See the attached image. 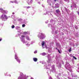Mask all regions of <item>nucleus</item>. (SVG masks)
I'll use <instances>...</instances> for the list:
<instances>
[{"mask_svg": "<svg viewBox=\"0 0 79 79\" xmlns=\"http://www.w3.org/2000/svg\"><path fill=\"white\" fill-rule=\"evenodd\" d=\"M40 39H44V34L42 33H41L40 35Z\"/></svg>", "mask_w": 79, "mask_h": 79, "instance_id": "obj_1", "label": "nucleus"}, {"mask_svg": "<svg viewBox=\"0 0 79 79\" xmlns=\"http://www.w3.org/2000/svg\"><path fill=\"white\" fill-rule=\"evenodd\" d=\"M33 60L35 61V62H36L37 61V60H38V59L37 58H35V57H34L33 58Z\"/></svg>", "mask_w": 79, "mask_h": 79, "instance_id": "obj_2", "label": "nucleus"}, {"mask_svg": "<svg viewBox=\"0 0 79 79\" xmlns=\"http://www.w3.org/2000/svg\"><path fill=\"white\" fill-rule=\"evenodd\" d=\"M55 5H56V8H59L60 7V5H59V4H58V3H56Z\"/></svg>", "mask_w": 79, "mask_h": 79, "instance_id": "obj_3", "label": "nucleus"}, {"mask_svg": "<svg viewBox=\"0 0 79 79\" xmlns=\"http://www.w3.org/2000/svg\"><path fill=\"white\" fill-rule=\"evenodd\" d=\"M42 47H44V45H45V43L44 42V41H43L41 44Z\"/></svg>", "mask_w": 79, "mask_h": 79, "instance_id": "obj_4", "label": "nucleus"}, {"mask_svg": "<svg viewBox=\"0 0 79 79\" xmlns=\"http://www.w3.org/2000/svg\"><path fill=\"white\" fill-rule=\"evenodd\" d=\"M56 11L57 13H60V11L59 9L56 10Z\"/></svg>", "mask_w": 79, "mask_h": 79, "instance_id": "obj_5", "label": "nucleus"}, {"mask_svg": "<svg viewBox=\"0 0 79 79\" xmlns=\"http://www.w3.org/2000/svg\"><path fill=\"white\" fill-rule=\"evenodd\" d=\"M26 37L27 40H30V39H29V36H26Z\"/></svg>", "mask_w": 79, "mask_h": 79, "instance_id": "obj_6", "label": "nucleus"}, {"mask_svg": "<svg viewBox=\"0 0 79 79\" xmlns=\"http://www.w3.org/2000/svg\"><path fill=\"white\" fill-rule=\"evenodd\" d=\"M16 60L17 61H18V62H19V63H20L21 61H20V60H19V58L17 59Z\"/></svg>", "mask_w": 79, "mask_h": 79, "instance_id": "obj_7", "label": "nucleus"}, {"mask_svg": "<svg viewBox=\"0 0 79 79\" xmlns=\"http://www.w3.org/2000/svg\"><path fill=\"white\" fill-rule=\"evenodd\" d=\"M4 17L5 18V19H8V17H7V16H6V15H4Z\"/></svg>", "mask_w": 79, "mask_h": 79, "instance_id": "obj_8", "label": "nucleus"}, {"mask_svg": "<svg viewBox=\"0 0 79 79\" xmlns=\"http://www.w3.org/2000/svg\"><path fill=\"white\" fill-rule=\"evenodd\" d=\"M15 59L16 60H17V59H18V56H17L16 55H15Z\"/></svg>", "mask_w": 79, "mask_h": 79, "instance_id": "obj_9", "label": "nucleus"}, {"mask_svg": "<svg viewBox=\"0 0 79 79\" xmlns=\"http://www.w3.org/2000/svg\"><path fill=\"white\" fill-rule=\"evenodd\" d=\"M28 34V32H27L25 31V32H23L24 34L26 35V34Z\"/></svg>", "mask_w": 79, "mask_h": 79, "instance_id": "obj_10", "label": "nucleus"}, {"mask_svg": "<svg viewBox=\"0 0 79 79\" xmlns=\"http://www.w3.org/2000/svg\"><path fill=\"white\" fill-rule=\"evenodd\" d=\"M69 52H71V48H70V49L69 50Z\"/></svg>", "mask_w": 79, "mask_h": 79, "instance_id": "obj_11", "label": "nucleus"}, {"mask_svg": "<svg viewBox=\"0 0 79 79\" xmlns=\"http://www.w3.org/2000/svg\"><path fill=\"white\" fill-rule=\"evenodd\" d=\"M42 55L43 56H45V55H46V53H45V52H44L42 54Z\"/></svg>", "mask_w": 79, "mask_h": 79, "instance_id": "obj_12", "label": "nucleus"}, {"mask_svg": "<svg viewBox=\"0 0 79 79\" xmlns=\"http://www.w3.org/2000/svg\"><path fill=\"white\" fill-rule=\"evenodd\" d=\"M21 37H22V38H24V37H25V36L24 35H22Z\"/></svg>", "mask_w": 79, "mask_h": 79, "instance_id": "obj_13", "label": "nucleus"}, {"mask_svg": "<svg viewBox=\"0 0 79 79\" xmlns=\"http://www.w3.org/2000/svg\"><path fill=\"white\" fill-rule=\"evenodd\" d=\"M11 27H12V29H14V28H15V26H14V25H13L11 26Z\"/></svg>", "mask_w": 79, "mask_h": 79, "instance_id": "obj_14", "label": "nucleus"}, {"mask_svg": "<svg viewBox=\"0 0 79 79\" xmlns=\"http://www.w3.org/2000/svg\"><path fill=\"white\" fill-rule=\"evenodd\" d=\"M73 58L75 60H77V58H76V57H75L74 56H73Z\"/></svg>", "mask_w": 79, "mask_h": 79, "instance_id": "obj_15", "label": "nucleus"}, {"mask_svg": "<svg viewBox=\"0 0 79 79\" xmlns=\"http://www.w3.org/2000/svg\"><path fill=\"white\" fill-rule=\"evenodd\" d=\"M25 26H26V25H25V24H23L22 25L23 27H25Z\"/></svg>", "mask_w": 79, "mask_h": 79, "instance_id": "obj_16", "label": "nucleus"}, {"mask_svg": "<svg viewBox=\"0 0 79 79\" xmlns=\"http://www.w3.org/2000/svg\"><path fill=\"white\" fill-rule=\"evenodd\" d=\"M33 2V0H30V3H32Z\"/></svg>", "mask_w": 79, "mask_h": 79, "instance_id": "obj_17", "label": "nucleus"}, {"mask_svg": "<svg viewBox=\"0 0 79 79\" xmlns=\"http://www.w3.org/2000/svg\"><path fill=\"white\" fill-rule=\"evenodd\" d=\"M0 10H1V11H3V9L2 8H0Z\"/></svg>", "mask_w": 79, "mask_h": 79, "instance_id": "obj_18", "label": "nucleus"}, {"mask_svg": "<svg viewBox=\"0 0 79 79\" xmlns=\"http://www.w3.org/2000/svg\"><path fill=\"white\" fill-rule=\"evenodd\" d=\"M3 15H2L1 16V18H2V19H4V17H3Z\"/></svg>", "mask_w": 79, "mask_h": 79, "instance_id": "obj_19", "label": "nucleus"}, {"mask_svg": "<svg viewBox=\"0 0 79 79\" xmlns=\"http://www.w3.org/2000/svg\"><path fill=\"white\" fill-rule=\"evenodd\" d=\"M18 79H22V78H21V77H19L18 78Z\"/></svg>", "mask_w": 79, "mask_h": 79, "instance_id": "obj_20", "label": "nucleus"}, {"mask_svg": "<svg viewBox=\"0 0 79 79\" xmlns=\"http://www.w3.org/2000/svg\"><path fill=\"white\" fill-rule=\"evenodd\" d=\"M58 50L59 53H61V52H60V50L59 49H58Z\"/></svg>", "mask_w": 79, "mask_h": 79, "instance_id": "obj_21", "label": "nucleus"}, {"mask_svg": "<svg viewBox=\"0 0 79 79\" xmlns=\"http://www.w3.org/2000/svg\"><path fill=\"white\" fill-rule=\"evenodd\" d=\"M70 56H71V57H73V55L71 54L70 55Z\"/></svg>", "mask_w": 79, "mask_h": 79, "instance_id": "obj_22", "label": "nucleus"}, {"mask_svg": "<svg viewBox=\"0 0 79 79\" xmlns=\"http://www.w3.org/2000/svg\"><path fill=\"white\" fill-rule=\"evenodd\" d=\"M34 53H37V51H35L34 52Z\"/></svg>", "mask_w": 79, "mask_h": 79, "instance_id": "obj_23", "label": "nucleus"}, {"mask_svg": "<svg viewBox=\"0 0 79 79\" xmlns=\"http://www.w3.org/2000/svg\"><path fill=\"white\" fill-rule=\"evenodd\" d=\"M2 39H0V42H1V41H2Z\"/></svg>", "mask_w": 79, "mask_h": 79, "instance_id": "obj_24", "label": "nucleus"}, {"mask_svg": "<svg viewBox=\"0 0 79 79\" xmlns=\"http://www.w3.org/2000/svg\"><path fill=\"white\" fill-rule=\"evenodd\" d=\"M56 50H59V49H58V48H56Z\"/></svg>", "mask_w": 79, "mask_h": 79, "instance_id": "obj_25", "label": "nucleus"}, {"mask_svg": "<svg viewBox=\"0 0 79 79\" xmlns=\"http://www.w3.org/2000/svg\"><path fill=\"white\" fill-rule=\"evenodd\" d=\"M77 13L78 15H79V12L78 11L77 12Z\"/></svg>", "mask_w": 79, "mask_h": 79, "instance_id": "obj_26", "label": "nucleus"}, {"mask_svg": "<svg viewBox=\"0 0 79 79\" xmlns=\"http://www.w3.org/2000/svg\"><path fill=\"white\" fill-rule=\"evenodd\" d=\"M10 2L11 3H13V1H11V2Z\"/></svg>", "mask_w": 79, "mask_h": 79, "instance_id": "obj_27", "label": "nucleus"}, {"mask_svg": "<svg viewBox=\"0 0 79 79\" xmlns=\"http://www.w3.org/2000/svg\"><path fill=\"white\" fill-rule=\"evenodd\" d=\"M27 8H30V7L28 6V7H27Z\"/></svg>", "mask_w": 79, "mask_h": 79, "instance_id": "obj_28", "label": "nucleus"}, {"mask_svg": "<svg viewBox=\"0 0 79 79\" xmlns=\"http://www.w3.org/2000/svg\"><path fill=\"white\" fill-rule=\"evenodd\" d=\"M50 79H52V78L50 77Z\"/></svg>", "mask_w": 79, "mask_h": 79, "instance_id": "obj_29", "label": "nucleus"}, {"mask_svg": "<svg viewBox=\"0 0 79 79\" xmlns=\"http://www.w3.org/2000/svg\"><path fill=\"white\" fill-rule=\"evenodd\" d=\"M54 1H55V2H56V0H54Z\"/></svg>", "mask_w": 79, "mask_h": 79, "instance_id": "obj_30", "label": "nucleus"}, {"mask_svg": "<svg viewBox=\"0 0 79 79\" xmlns=\"http://www.w3.org/2000/svg\"><path fill=\"white\" fill-rule=\"evenodd\" d=\"M12 14H13V15H14V14H15V13H12Z\"/></svg>", "mask_w": 79, "mask_h": 79, "instance_id": "obj_31", "label": "nucleus"}, {"mask_svg": "<svg viewBox=\"0 0 79 79\" xmlns=\"http://www.w3.org/2000/svg\"><path fill=\"white\" fill-rule=\"evenodd\" d=\"M31 79H34V78H31Z\"/></svg>", "mask_w": 79, "mask_h": 79, "instance_id": "obj_32", "label": "nucleus"}, {"mask_svg": "<svg viewBox=\"0 0 79 79\" xmlns=\"http://www.w3.org/2000/svg\"><path fill=\"white\" fill-rule=\"evenodd\" d=\"M71 8H72V6H71Z\"/></svg>", "mask_w": 79, "mask_h": 79, "instance_id": "obj_33", "label": "nucleus"}, {"mask_svg": "<svg viewBox=\"0 0 79 79\" xmlns=\"http://www.w3.org/2000/svg\"><path fill=\"white\" fill-rule=\"evenodd\" d=\"M56 45H57V44H56Z\"/></svg>", "mask_w": 79, "mask_h": 79, "instance_id": "obj_34", "label": "nucleus"}, {"mask_svg": "<svg viewBox=\"0 0 79 79\" xmlns=\"http://www.w3.org/2000/svg\"><path fill=\"white\" fill-rule=\"evenodd\" d=\"M64 0V1H66V0Z\"/></svg>", "mask_w": 79, "mask_h": 79, "instance_id": "obj_35", "label": "nucleus"}]
</instances>
